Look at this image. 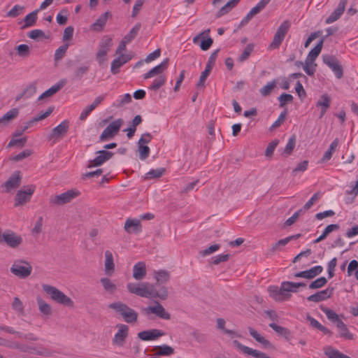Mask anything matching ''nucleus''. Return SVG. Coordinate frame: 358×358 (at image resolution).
Segmentation results:
<instances>
[{
	"label": "nucleus",
	"instance_id": "nucleus-55",
	"mask_svg": "<svg viewBox=\"0 0 358 358\" xmlns=\"http://www.w3.org/2000/svg\"><path fill=\"white\" fill-rule=\"evenodd\" d=\"M124 64L123 62L120 59V58L118 57L117 58L113 60L111 63V67L110 71L111 73L114 75L119 73V69L124 65Z\"/></svg>",
	"mask_w": 358,
	"mask_h": 358
},
{
	"label": "nucleus",
	"instance_id": "nucleus-9",
	"mask_svg": "<svg viewBox=\"0 0 358 358\" xmlns=\"http://www.w3.org/2000/svg\"><path fill=\"white\" fill-rule=\"evenodd\" d=\"M34 191L35 186L33 185L23 187V188L17 191L15 195V200L16 203L15 206H17L29 201Z\"/></svg>",
	"mask_w": 358,
	"mask_h": 358
},
{
	"label": "nucleus",
	"instance_id": "nucleus-2",
	"mask_svg": "<svg viewBox=\"0 0 358 358\" xmlns=\"http://www.w3.org/2000/svg\"><path fill=\"white\" fill-rule=\"evenodd\" d=\"M42 287L44 292L50 295V298L57 303L70 308L74 306L72 299L55 287L44 284L42 285Z\"/></svg>",
	"mask_w": 358,
	"mask_h": 358
},
{
	"label": "nucleus",
	"instance_id": "nucleus-36",
	"mask_svg": "<svg viewBox=\"0 0 358 358\" xmlns=\"http://www.w3.org/2000/svg\"><path fill=\"white\" fill-rule=\"evenodd\" d=\"M37 303L38 306V310L41 313L45 315H50L52 313L51 306L41 298L37 297Z\"/></svg>",
	"mask_w": 358,
	"mask_h": 358
},
{
	"label": "nucleus",
	"instance_id": "nucleus-47",
	"mask_svg": "<svg viewBox=\"0 0 358 358\" xmlns=\"http://www.w3.org/2000/svg\"><path fill=\"white\" fill-rule=\"evenodd\" d=\"M254 45L252 43H249L246 45L242 54L238 57V60L240 62H243L248 59L251 52L253 51Z\"/></svg>",
	"mask_w": 358,
	"mask_h": 358
},
{
	"label": "nucleus",
	"instance_id": "nucleus-28",
	"mask_svg": "<svg viewBox=\"0 0 358 358\" xmlns=\"http://www.w3.org/2000/svg\"><path fill=\"white\" fill-rule=\"evenodd\" d=\"M268 326L275 331L278 335L284 337L287 341H290L292 338L291 331L283 327L276 324L275 322H271Z\"/></svg>",
	"mask_w": 358,
	"mask_h": 358
},
{
	"label": "nucleus",
	"instance_id": "nucleus-46",
	"mask_svg": "<svg viewBox=\"0 0 358 358\" xmlns=\"http://www.w3.org/2000/svg\"><path fill=\"white\" fill-rule=\"evenodd\" d=\"M165 172V169L160 168L157 169H152L145 174V178L147 180L160 178Z\"/></svg>",
	"mask_w": 358,
	"mask_h": 358
},
{
	"label": "nucleus",
	"instance_id": "nucleus-10",
	"mask_svg": "<svg viewBox=\"0 0 358 358\" xmlns=\"http://www.w3.org/2000/svg\"><path fill=\"white\" fill-rule=\"evenodd\" d=\"M116 328L117 331L115 334L112 342L114 345L122 347L129 335V327L124 324H117Z\"/></svg>",
	"mask_w": 358,
	"mask_h": 358
},
{
	"label": "nucleus",
	"instance_id": "nucleus-50",
	"mask_svg": "<svg viewBox=\"0 0 358 358\" xmlns=\"http://www.w3.org/2000/svg\"><path fill=\"white\" fill-rule=\"evenodd\" d=\"M17 55L20 57H27L30 54V49L28 45L21 44L16 48Z\"/></svg>",
	"mask_w": 358,
	"mask_h": 358
},
{
	"label": "nucleus",
	"instance_id": "nucleus-7",
	"mask_svg": "<svg viewBox=\"0 0 358 358\" xmlns=\"http://www.w3.org/2000/svg\"><path fill=\"white\" fill-rule=\"evenodd\" d=\"M3 242L11 248H17L22 243V238L16 233L7 230L0 234V243Z\"/></svg>",
	"mask_w": 358,
	"mask_h": 358
},
{
	"label": "nucleus",
	"instance_id": "nucleus-1",
	"mask_svg": "<svg viewBox=\"0 0 358 358\" xmlns=\"http://www.w3.org/2000/svg\"><path fill=\"white\" fill-rule=\"evenodd\" d=\"M108 308L118 313L129 324L136 323L138 320V313L121 301H116L108 305Z\"/></svg>",
	"mask_w": 358,
	"mask_h": 358
},
{
	"label": "nucleus",
	"instance_id": "nucleus-62",
	"mask_svg": "<svg viewBox=\"0 0 358 358\" xmlns=\"http://www.w3.org/2000/svg\"><path fill=\"white\" fill-rule=\"evenodd\" d=\"M280 102V107H284L287 103H291L293 101V96L289 94H282L278 97Z\"/></svg>",
	"mask_w": 358,
	"mask_h": 358
},
{
	"label": "nucleus",
	"instance_id": "nucleus-41",
	"mask_svg": "<svg viewBox=\"0 0 358 358\" xmlns=\"http://www.w3.org/2000/svg\"><path fill=\"white\" fill-rule=\"evenodd\" d=\"M325 355L329 358H351L348 355L339 352L338 350L329 347L325 350Z\"/></svg>",
	"mask_w": 358,
	"mask_h": 358
},
{
	"label": "nucleus",
	"instance_id": "nucleus-31",
	"mask_svg": "<svg viewBox=\"0 0 358 358\" xmlns=\"http://www.w3.org/2000/svg\"><path fill=\"white\" fill-rule=\"evenodd\" d=\"M269 295L275 301H281L285 300V297L282 292L281 291V287L278 288L277 286H270L268 288Z\"/></svg>",
	"mask_w": 358,
	"mask_h": 358
},
{
	"label": "nucleus",
	"instance_id": "nucleus-5",
	"mask_svg": "<svg viewBox=\"0 0 358 358\" xmlns=\"http://www.w3.org/2000/svg\"><path fill=\"white\" fill-rule=\"evenodd\" d=\"M32 271L31 265L26 261L16 260L10 267V272L20 278H26Z\"/></svg>",
	"mask_w": 358,
	"mask_h": 358
},
{
	"label": "nucleus",
	"instance_id": "nucleus-29",
	"mask_svg": "<svg viewBox=\"0 0 358 358\" xmlns=\"http://www.w3.org/2000/svg\"><path fill=\"white\" fill-rule=\"evenodd\" d=\"M154 277L156 280L157 285L165 284L170 279V273L165 270H159L157 271H155Z\"/></svg>",
	"mask_w": 358,
	"mask_h": 358
},
{
	"label": "nucleus",
	"instance_id": "nucleus-39",
	"mask_svg": "<svg viewBox=\"0 0 358 358\" xmlns=\"http://www.w3.org/2000/svg\"><path fill=\"white\" fill-rule=\"evenodd\" d=\"M323 271V268L321 266H315L308 270L304 271L305 272V278L307 279H313L319 274H320Z\"/></svg>",
	"mask_w": 358,
	"mask_h": 358
},
{
	"label": "nucleus",
	"instance_id": "nucleus-51",
	"mask_svg": "<svg viewBox=\"0 0 358 358\" xmlns=\"http://www.w3.org/2000/svg\"><path fill=\"white\" fill-rule=\"evenodd\" d=\"M275 87V80L268 83L265 86H264L262 88L260 89V90H259L260 94L263 96H266L271 94V91L274 89Z\"/></svg>",
	"mask_w": 358,
	"mask_h": 358
},
{
	"label": "nucleus",
	"instance_id": "nucleus-48",
	"mask_svg": "<svg viewBox=\"0 0 358 358\" xmlns=\"http://www.w3.org/2000/svg\"><path fill=\"white\" fill-rule=\"evenodd\" d=\"M295 145H296V136H295V135H293L289 139V141L285 148L283 154L286 155V157L289 156L293 151L294 148H295Z\"/></svg>",
	"mask_w": 358,
	"mask_h": 358
},
{
	"label": "nucleus",
	"instance_id": "nucleus-56",
	"mask_svg": "<svg viewBox=\"0 0 358 358\" xmlns=\"http://www.w3.org/2000/svg\"><path fill=\"white\" fill-rule=\"evenodd\" d=\"M321 196V194L320 192H316L315 194H313V196L310 198V199H309L306 203L305 205L303 206L302 209L303 210H309L311 206L317 201L320 199Z\"/></svg>",
	"mask_w": 358,
	"mask_h": 358
},
{
	"label": "nucleus",
	"instance_id": "nucleus-43",
	"mask_svg": "<svg viewBox=\"0 0 358 358\" xmlns=\"http://www.w3.org/2000/svg\"><path fill=\"white\" fill-rule=\"evenodd\" d=\"M320 309L326 315L328 320H329L332 322L334 323L336 322V320H338V318L339 317V316L334 310H332L324 306H320Z\"/></svg>",
	"mask_w": 358,
	"mask_h": 358
},
{
	"label": "nucleus",
	"instance_id": "nucleus-26",
	"mask_svg": "<svg viewBox=\"0 0 358 358\" xmlns=\"http://www.w3.org/2000/svg\"><path fill=\"white\" fill-rule=\"evenodd\" d=\"M104 270L105 273L108 275H111L115 271L113 257L110 250H106L105 252Z\"/></svg>",
	"mask_w": 358,
	"mask_h": 358
},
{
	"label": "nucleus",
	"instance_id": "nucleus-24",
	"mask_svg": "<svg viewBox=\"0 0 358 358\" xmlns=\"http://www.w3.org/2000/svg\"><path fill=\"white\" fill-rule=\"evenodd\" d=\"M110 17L111 13L109 11L105 12L91 25V29L96 31H102L108 19Z\"/></svg>",
	"mask_w": 358,
	"mask_h": 358
},
{
	"label": "nucleus",
	"instance_id": "nucleus-21",
	"mask_svg": "<svg viewBox=\"0 0 358 358\" xmlns=\"http://www.w3.org/2000/svg\"><path fill=\"white\" fill-rule=\"evenodd\" d=\"M124 230L127 233L138 234L141 231V224L139 220L129 218L125 221Z\"/></svg>",
	"mask_w": 358,
	"mask_h": 358
},
{
	"label": "nucleus",
	"instance_id": "nucleus-35",
	"mask_svg": "<svg viewBox=\"0 0 358 358\" xmlns=\"http://www.w3.org/2000/svg\"><path fill=\"white\" fill-rule=\"evenodd\" d=\"M339 143L338 138H335L334 141L331 143L329 149L326 151L324 155H323L321 161L322 162L329 160L333 155V152L336 150Z\"/></svg>",
	"mask_w": 358,
	"mask_h": 358
},
{
	"label": "nucleus",
	"instance_id": "nucleus-37",
	"mask_svg": "<svg viewBox=\"0 0 358 358\" xmlns=\"http://www.w3.org/2000/svg\"><path fill=\"white\" fill-rule=\"evenodd\" d=\"M141 27V24L140 22L136 23L134 27L130 30V31L124 36L123 39L129 43L131 41H133L137 36L140 29Z\"/></svg>",
	"mask_w": 358,
	"mask_h": 358
},
{
	"label": "nucleus",
	"instance_id": "nucleus-63",
	"mask_svg": "<svg viewBox=\"0 0 358 358\" xmlns=\"http://www.w3.org/2000/svg\"><path fill=\"white\" fill-rule=\"evenodd\" d=\"M288 243L287 238H283L279 240L278 242H276L275 244L272 245V247L270 249L271 252L273 253L276 251L281 250L282 248L285 246Z\"/></svg>",
	"mask_w": 358,
	"mask_h": 358
},
{
	"label": "nucleus",
	"instance_id": "nucleus-6",
	"mask_svg": "<svg viewBox=\"0 0 358 358\" xmlns=\"http://www.w3.org/2000/svg\"><path fill=\"white\" fill-rule=\"evenodd\" d=\"M123 123L124 120L122 118L112 122L100 135L99 141L102 142L113 138L118 134Z\"/></svg>",
	"mask_w": 358,
	"mask_h": 358
},
{
	"label": "nucleus",
	"instance_id": "nucleus-16",
	"mask_svg": "<svg viewBox=\"0 0 358 358\" xmlns=\"http://www.w3.org/2000/svg\"><path fill=\"white\" fill-rule=\"evenodd\" d=\"M233 344L235 347H236L238 350L243 352L244 354L248 355L253 356L256 358H270L266 353L262 352L257 350H254L248 346H245L239 343L238 341L234 340L233 341Z\"/></svg>",
	"mask_w": 358,
	"mask_h": 358
},
{
	"label": "nucleus",
	"instance_id": "nucleus-64",
	"mask_svg": "<svg viewBox=\"0 0 358 358\" xmlns=\"http://www.w3.org/2000/svg\"><path fill=\"white\" fill-rule=\"evenodd\" d=\"M23 10H24L23 6H21L19 5H15L13 7V8L11 10H10L7 13L6 16L10 17H16L21 13V12Z\"/></svg>",
	"mask_w": 358,
	"mask_h": 358
},
{
	"label": "nucleus",
	"instance_id": "nucleus-17",
	"mask_svg": "<svg viewBox=\"0 0 358 358\" xmlns=\"http://www.w3.org/2000/svg\"><path fill=\"white\" fill-rule=\"evenodd\" d=\"M348 0H340L337 8L326 19V24H331L338 20L345 11Z\"/></svg>",
	"mask_w": 358,
	"mask_h": 358
},
{
	"label": "nucleus",
	"instance_id": "nucleus-19",
	"mask_svg": "<svg viewBox=\"0 0 358 358\" xmlns=\"http://www.w3.org/2000/svg\"><path fill=\"white\" fill-rule=\"evenodd\" d=\"M67 80L66 78L61 79L57 83L52 85L50 88L45 91L43 93H42L39 96L38 99L43 100L54 95L58 91H59L64 86H65Z\"/></svg>",
	"mask_w": 358,
	"mask_h": 358
},
{
	"label": "nucleus",
	"instance_id": "nucleus-40",
	"mask_svg": "<svg viewBox=\"0 0 358 358\" xmlns=\"http://www.w3.org/2000/svg\"><path fill=\"white\" fill-rule=\"evenodd\" d=\"M89 71L88 66H80L77 67L73 72L72 79L76 80H81L82 77Z\"/></svg>",
	"mask_w": 358,
	"mask_h": 358
},
{
	"label": "nucleus",
	"instance_id": "nucleus-15",
	"mask_svg": "<svg viewBox=\"0 0 358 358\" xmlns=\"http://www.w3.org/2000/svg\"><path fill=\"white\" fill-rule=\"evenodd\" d=\"M155 306H148L145 309V313H152L164 320H170L171 315L165 310L164 307L158 302L155 301Z\"/></svg>",
	"mask_w": 358,
	"mask_h": 358
},
{
	"label": "nucleus",
	"instance_id": "nucleus-49",
	"mask_svg": "<svg viewBox=\"0 0 358 358\" xmlns=\"http://www.w3.org/2000/svg\"><path fill=\"white\" fill-rule=\"evenodd\" d=\"M327 282V280L324 277H320L315 280L313 281L309 285V288L310 289H319L324 286Z\"/></svg>",
	"mask_w": 358,
	"mask_h": 358
},
{
	"label": "nucleus",
	"instance_id": "nucleus-22",
	"mask_svg": "<svg viewBox=\"0 0 358 358\" xmlns=\"http://www.w3.org/2000/svg\"><path fill=\"white\" fill-rule=\"evenodd\" d=\"M169 59H166L159 65L155 66L152 69H150L148 72L143 75L144 79H148L155 76L162 74L164 71H165L168 67Z\"/></svg>",
	"mask_w": 358,
	"mask_h": 358
},
{
	"label": "nucleus",
	"instance_id": "nucleus-4",
	"mask_svg": "<svg viewBox=\"0 0 358 358\" xmlns=\"http://www.w3.org/2000/svg\"><path fill=\"white\" fill-rule=\"evenodd\" d=\"M80 194V192L78 189H69L62 194L52 195L49 199V203L53 206H63L71 202Z\"/></svg>",
	"mask_w": 358,
	"mask_h": 358
},
{
	"label": "nucleus",
	"instance_id": "nucleus-32",
	"mask_svg": "<svg viewBox=\"0 0 358 358\" xmlns=\"http://www.w3.org/2000/svg\"><path fill=\"white\" fill-rule=\"evenodd\" d=\"M240 1V0H229L224 6H222L216 14L217 17L228 13L233 8H234Z\"/></svg>",
	"mask_w": 358,
	"mask_h": 358
},
{
	"label": "nucleus",
	"instance_id": "nucleus-3",
	"mask_svg": "<svg viewBox=\"0 0 358 358\" xmlns=\"http://www.w3.org/2000/svg\"><path fill=\"white\" fill-rule=\"evenodd\" d=\"M127 288L130 293L141 297L150 298L154 294V285L148 282L141 284L129 282Z\"/></svg>",
	"mask_w": 358,
	"mask_h": 358
},
{
	"label": "nucleus",
	"instance_id": "nucleus-25",
	"mask_svg": "<svg viewBox=\"0 0 358 358\" xmlns=\"http://www.w3.org/2000/svg\"><path fill=\"white\" fill-rule=\"evenodd\" d=\"M19 115V109L12 108L0 118V127H6Z\"/></svg>",
	"mask_w": 358,
	"mask_h": 358
},
{
	"label": "nucleus",
	"instance_id": "nucleus-12",
	"mask_svg": "<svg viewBox=\"0 0 358 358\" xmlns=\"http://www.w3.org/2000/svg\"><path fill=\"white\" fill-rule=\"evenodd\" d=\"M271 1V0H261L241 20L239 26L243 27L246 25L255 15L259 13L262 10L264 9Z\"/></svg>",
	"mask_w": 358,
	"mask_h": 358
},
{
	"label": "nucleus",
	"instance_id": "nucleus-53",
	"mask_svg": "<svg viewBox=\"0 0 358 358\" xmlns=\"http://www.w3.org/2000/svg\"><path fill=\"white\" fill-rule=\"evenodd\" d=\"M278 143L279 140L278 139H274L271 143H269L265 150V156L267 157H271L273 155V152Z\"/></svg>",
	"mask_w": 358,
	"mask_h": 358
},
{
	"label": "nucleus",
	"instance_id": "nucleus-34",
	"mask_svg": "<svg viewBox=\"0 0 358 358\" xmlns=\"http://www.w3.org/2000/svg\"><path fill=\"white\" fill-rule=\"evenodd\" d=\"M339 225L337 224H331L328 225L324 230L323 233L317 238H316L313 243H318L320 241H323L327 238V236L333 231L337 230L339 229Z\"/></svg>",
	"mask_w": 358,
	"mask_h": 358
},
{
	"label": "nucleus",
	"instance_id": "nucleus-30",
	"mask_svg": "<svg viewBox=\"0 0 358 358\" xmlns=\"http://www.w3.org/2000/svg\"><path fill=\"white\" fill-rule=\"evenodd\" d=\"M38 10H36L28 15H27L24 18V24L21 27L22 29H27L28 27H32L36 24L37 20V13Z\"/></svg>",
	"mask_w": 358,
	"mask_h": 358
},
{
	"label": "nucleus",
	"instance_id": "nucleus-61",
	"mask_svg": "<svg viewBox=\"0 0 358 358\" xmlns=\"http://www.w3.org/2000/svg\"><path fill=\"white\" fill-rule=\"evenodd\" d=\"M138 145L139 158L141 160L145 159L150 154V148L146 145Z\"/></svg>",
	"mask_w": 358,
	"mask_h": 358
},
{
	"label": "nucleus",
	"instance_id": "nucleus-38",
	"mask_svg": "<svg viewBox=\"0 0 358 358\" xmlns=\"http://www.w3.org/2000/svg\"><path fill=\"white\" fill-rule=\"evenodd\" d=\"M105 291L113 293L117 289V286L108 278H102L100 280Z\"/></svg>",
	"mask_w": 358,
	"mask_h": 358
},
{
	"label": "nucleus",
	"instance_id": "nucleus-11",
	"mask_svg": "<svg viewBox=\"0 0 358 358\" xmlns=\"http://www.w3.org/2000/svg\"><path fill=\"white\" fill-rule=\"evenodd\" d=\"M69 122L67 120H64L59 125L53 128L48 136L49 140L56 141L64 138L69 130Z\"/></svg>",
	"mask_w": 358,
	"mask_h": 358
},
{
	"label": "nucleus",
	"instance_id": "nucleus-33",
	"mask_svg": "<svg viewBox=\"0 0 358 358\" xmlns=\"http://www.w3.org/2000/svg\"><path fill=\"white\" fill-rule=\"evenodd\" d=\"M155 355L158 356H168L173 354L174 349L167 345H163L161 346H156L154 348Z\"/></svg>",
	"mask_w": 358,
	"mask_h": 358
},
{
	"label": "nucleus",
	"instance_id": "nucleus-54",
	"mask_svg": "<svg viewBox=\"0 0 358 358\" xmlns=\"http://www.w3.org/2000/svg\"><path fill=\"white\" fill-rule=\"evenodd\" d=\"M287 114V111L285 110L280 113L277 120H275L273 124L270 127V130L273 131V129L279 127L282 123L285 121L286 116Z\"/></svg>",
	"mask_w": 358,
	"mask_h": 358
},
{
	"label": "nucleus",
	"instance_id": "nucleus-44",
	"mask_svg": "<svg viewBox=\"0 0 358 358\" xmlns=\"http://www.w3.org/2000/svg\"><path fill=\"white\" fill-rule=\"evenodd\" d=\"M290 27V22L288 20L284 21L277 29L275 34L279 36L285 38V35L288 32V30Z\"/></svg>",
	"mask_w": 358,
	"mask_h": 358
},
{
	"label": "nucleus",
	"instance_id": "nucleus-18",
	"mask_svg": "<svg viewBox=\"0 0 358 358\" xmlns=\"http://www.w3.org/2000/svg\"><path fill=\"white\" fill-rule=\"evenodd\" d=\"M165 334L163 331L153 329L141 331L138 334V337L142 341H152L164 336Z\"/></svg>",
	"mask_w": 358,
	"mask_h": 358
},
{
	"label": "nucleus",
	"instance_id": "nucleus-59",
	"mask_svg": "<svg viewBox=\"0 0 358 358\" xmlns=\"http://www.w3.org/2000/svg\"><path fill=\"white\" fill-rule=\"evenodd\" d=\"M68 48V44H64L56 50L55 53V60L56 62L59 61L64 56Z\"/></svg>",
	"mask_w": 358,
	"mask_h": 358
},
{
	"label": "nucleus",
	"instance_id": "nucleus-57",
	"mask_svg": "<svg viewBox=\"0 0 358 358\" xmlns=\"http://www.w3.org/2000/svg\"><path fill=\"white\" fill-rule=\"evenodd\" d=\"M220 49H217L214 52H213L210 56L208 58V61L206 65L205 69L212 71L213 67L215 66V60L217 57L218 52Z\"/></svg>",
	"mask_w": 358,
	"mask_h": 358
},
{
	"label": "nucleus",
	"instance_id": "nucleus-45",
	"mask_svg": "<svg viewBox=\"0 0 358 358\" xmlns=\"http://www.w3.org/2000/svg\"><path fill=\"white\" fill-rule=\"evenodd\" d=\"M331 103V98L327 94L321 95L319 100L317 101L316 106L323 108H329Z\"/></svg>",
	"mask_w": 358,
	"mask_h": 358
},
{
	"label": "nucleus",
	"instance_id": "nucleus-23",
	"mask_svg": "<svg viewBox=\"0 0 358 358\" xmlns=\"http://www.w3.org/2000/svg\"><path fill=\"white\" fill-rule=\"evenodd\" d=\"M146 265L144 262H138L133 268V278L136 280H143L146 275Z\"/></svg>",
	"mask_w": 358,
	"mask_h": 358
},
{
	"label": "nucleus",
	"instance_id": "nucleus-14",
	"mask_svg": "<svg viewBox=\"0 0 358 358\" xmlns=\"http://www.w3.org/2000/svg\"><path fill=\"white\" fill-rule=\"evenodd\" d=\"M21 179L20 172L15 171L3 185L5 187V192L8 193L12 189L17 188L20 185Z\"/></svg>",
	"mask_w": 358,
	"mask_h": 358
},
{
	"label": "nucleus",
	"instance_id": "nucleus-20",
	"mask_svg": "<svg viewBox=\"0 0 358 358\" xmlns=\"http://www.w3.org/2000/svg\"><path fill=\"white\" fill-rule=\"evenodd\" d=\"M248 331L250 336L258 343L262 345L263 348L268 350H273L275 349L274 345L267 339H266L264 336L259 334L256 330L253 328L249 327Z\"/></svg>",
	"mask_w": 358,
	"mask_h": 358
},
{
	"label": "nucleus",
	"instance_id": "nucleus-60",
	"mask_svg": "<svg viewBox=\"0 0 358 358\" xmlns=\"http://www.w3.org/2000/svg\"><path fill=\"white\" fill-rule=\"evenodd\" d=\"M220 248V245L219 244H214L210 245L209 248L204 249L203 250H201L199 252V255L201 257H206L208 255H210L213 254V252L217 251Z\"/></svg>",
	"mask_w": 358,
	"mask_h": 358
},
{
	"label": "nucleus",
	"instance_id": "nucleus-42",
	"mask_svg": "<svg viewBox=\"0 0 358 358\" xmlns=\"http://www.w3.org/2000/svg\"><path fill=\"white\" fill-rule=\"evenodd\" d=\"M166 81V78L165 75H160L159 77L155 78L151 85L150 86V89L153 91H156L159 90L162 86H163Z\"/></svg>",
	"mask_w": 358,
	"mask_h": 358
},
{
	"label": "nucleus",
	"instance_id": "nucleus-8",
	"mask_svg": "<svg viewBox=\"0 0 358 358\" xmlns=\"http://www.w3.org/2000/svg\"><path fill=\"white\" fill-rule=\"evenodd\" d=\"M324 63L334 73L338 79L343 76V69L339 61L334 56L325 55L322 57Z\"/></svg>",
	"mask_w": 358,
	"mask_h": 358
},
{
	"label": "nucleus",
	"instance_id": "nucleus-58",
	"mask_svg": "<svg viewBox=\"0 0 358 358\" xmlns=\"http://www.w3.org/2000/svg\"><path fill=\"white\" fill-rule=\"evenodd\" d=\"M213 43V40L210 36H203L202 41L200 44V48L202 50H208Z\"/></svg>",
	"mask_w": 358,
	"mask_h": 358
},
{
	"label": "nucleus",
	"instance_id": "nucleus-52",
	"mask_svg": "<svg viewBox=\"0 0 358 358\" xmlns=\"http://www.w3.org/2000/svg\"><path fill=\"white\" fill-rule=\"evenodd\" d=\"M169 292L166 287H162L159 289V291H155L154 289V294L152 297L158 298L161 300H165L168 298Z\"/></svg>",
	"mask_w": 358,
	"mask_h": 358
},
{
	"label": "nucleus",
	"instance_id": "nucleus-27",
	"mask_svg": "<svg viewBox=\"0 0 358 358\" xmlns=\"http://www.w3.org/2000/svg\"><path fill=\"white\" fill-rule=\"evenodd\" d=\"M324 41V38H322L318 42V43L316 45V46L314 47L310 51V52L308 53V56H307V57H306L305 61L308 62H311V63H314L315 60L316 59V58L318 57V55H320V53L322 51Z\"/></svg>",
	"mask_w": 358,
	"mask_h": 358
},
{
	"label": "nucleus",
	"instance_id": "nucleus-13",
	"mask_svg": "<svg viewBox=\"0 0 358 358\" xmlns=\"http://www.w3.org/2000/svg\"><path fill=\"white\" fill-rule=\"evenodd\" d=\"M96 154H97L98 156H96L94 159L90 161L87 166L88 168L101 166L106 161L109 160L114 155L113 152L106 150H99Z\"/></svg>",
	"mask_w": 358,
	"mask_h": 358
}]
</instances>
